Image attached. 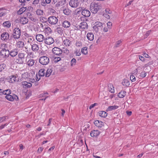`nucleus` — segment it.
Returning a JSON list of instances; mask_svg holds the SVG:
<instances>
[{"label": "nucleus", "mask_w": 158, "mask_h": 158, "mask_svg": "<svg viewBox=\"0 0 158 158\" xmlns=\"http://www.w3.org/2000/svg\"><path fill=\"white\" fill-rule=\"evenodd\" d=\"M89 8L92 13L96 14L101 9L102 5L98 3L93 2L91 3Z\"/></svg>", "instance_id": "nucleus-1"}, {"label": "nucleus", "mask_w": 158, "mask_h": 158, "mask_svg": "<svg viewBox=\"0 0 158 158\" xmlns=\"http://www.w3.org/2000/svg\"><path fill=\"white\" fill-rule=\"evenodd\" d=\"M25 54L24 53H19L18 55V58L16 59L15 62L19 64H22L25 60Z\"/></svg>", "instance_id": "nucleus-2"}, {"label": "nucleus", "mask_w": 158, "mask_h": 158, "mask_svg": "<svg viewBox=\"0 0 158 158\" xmlns=\"http://www.w3.org/2000/svg\"><path fill=\"white\" fill-rule=\"evenodd\" d=\"M21 35V32L20 29L19 28H15L14 29L13 36L15 39H18L20 38Z\"/></svg>", "instance_id": "nucleus-3"}, {"label": "nucleus", "mask_w": 158, "mask_h": 158, "mask_svg": "<svg viewBox=\"0 0 158 158\" xmlns=\"http://www.w3.org/2000/svg\"><path fill=\"white\" fill-rule=\"evenodd\" d=\"M95 25L93 27V29L96 32H98L102 28V23L99 22H97L95 23Z\"/></svg>", "instance_id": "nucleus-4"}, {"label": "nucleus", "mask_w": 158, "mask_h": 158, "mask_svg": "<svg viewBox=\"0 0 158 158\" xmlns=\"http://www.w3.org/2000/svg\"><path fill=\"white\" fill-rule=\"evenodd\" d=\"M39 61L42 64L45 65L49 63V60L48 57L45 56H43L40 58Z\"/></svg>", "instance_id": "nucleus-5"}, {"label": "nucleus", "mask_w": 158, "mask_h": 158, "mask_svg": "<svg viewBox=\"0 0 158 158\" xmlns=\"http://www.w3.org/2000/svg\"><path fill=\"white\" fill-rule=\"evenodd\" d=\"M48 22L52 25L56 24L58 22L57 19L55 16H50L48 18Z\"/></svg>", "instance_id": "nucleus-6"}, {"label": "nucleus", "mask_w": 158, "mask_h": 158, "mask_svg": "<svg viewBox=\"0 0 158 158\" xmlns=\"http://www.w3.org/2000/svg\"><path fill=\"white\" fill-rule=\"evenodd\" d=\"M5 98L7 100L10 101H13L15 99L16 100H19L18 97L15 94L11 95L10 94L9 95H6Z\"/></svg>", "instance_id": "nucleus-7"}, {"label": "nucleus", "mask_w": 158, "mask_h": 158, "mask_svg": "<svg viewBox=\"0 0 158 158\" xmlns=\"http://www.w3.org/2000/svg\"><path fill=\"white\" fill-rule=\"evenodd\" d=\"M79 4V2L78 0H70L69 2V5L73 8L77 7Z\"/></svg>", "instance_id": "nucleus-8"}, {"label": "nucleus", "mask_w": 158, "mask_h": 158, "mask_svg": "<svg viewBox=\"0 0 158 158\" xmlns=\"http://www.w3.org/2000/svg\"><path fill=\"white\" fill-rule=\"evenodd\" d=\"M42 26V28L43 30V31L45 33V34L48 35L51 33L52 30L47 25H46L45 24L43 25Z\"/></svg>", "instance_id": "nucleus-9"}, {"label": "nucleus", "mask_w": 158, "mask_h": 158, "mask_svg": "<svg viewBox=\"0 0 158 158\" xmlns=\"http://www.w3.org/2000/svg\"><path fill=\"white\" fill-rule=\"evenodd\" d=\"M24 44L23 41H19L17 42L16 44V48L19 50H22L23 48Z\"/></svg>", "instance_id": "nucleus-10"}, {"label": "nucleus", "mask_w": 158, "mask_h": 158, "mask_svg": "<svg viewBox=\"0 0 158 158\" xmlns=\"http://www.w3.org/2000/svg\"><path fill=\"white\" fill-rule=\"evenodd\" d=\"M45 44L48 45H50L54 43V40L50 36L46 37L44 40Z\"/></svg>", "instance_id": "nucleus-11"}, {"label": "nucleus", "mask_w": 158, "mask_h": 158, "mask_svg": "<svg viewBox=\"0 0 158 158\" xmlns=\"http://www.w3.org/2000/svg\"><path fill=\"white\" fill-rule=\"evenodd\" d=\"M121 84L124 87H128L130 85V83L128 79L124 78L122 80Z\"/></svg>", "instance_id": "nucleus-12"}, {"label": "nucleus", "mask_w": 158, "mask_h": 158, "mask_svg": "<svg viewBox=\"0 0 158 158\" xmlns=\"http://www.w3.org/2000/svg\"><path fill=\"white\" fill-rule=\"evenodd\" d=\"M1 55L5 58H7L9 56L10 54V52L8 50L5 49H2L0 52Z\"/></svg>", "instance_id": "nucleus-13"}, {"label": "nucleus", "mask_w": 158, "mask_h": 158, "mask_svg": "<svg viewBox=\"0 0 158 158\" xmlns=\"http://www.w3.org/2000/svg\"><path fill=\"white\" fill-rule=\"evenodd\" d=\"M52 51L54 54L56 55L60 54H62V50L57 47H54L52 49Z\"/></svg>", "instance_id": "nucleus-14"}, {"label": "nucleus", "mask_w": 158, "mask_h": 158, "mask_svg": "<svg viewBox=\"0 0 158 158\" xmlns=\"http://www.w3.org/2000/svg\"><path fill=\"white\" fill-rule=\"evenodd\" d=\"M18 76L17 74L12 75L10 77L9 81L11 83H13L18 81Z\"/></svg>", "instance_id": "nucleus-15"}, {"label": "nucleus", "mask_w": 158, "mask_h": 158, "mask_svg": "<svg viewBox=\"0 0 158 158\" xmlns=\"http://www.w3.org/2000/svg\"><path fill=\"white\" fill-rule=\"evenodd\" d=\"M19 21L21 24H25L28 22V19L26 17L21 16L19 19Z\"/></svg>", "instance_id": "nucleus-16"}, {"label": "nucleus", "mask_w": 158, "mask_h": 158, "mask_svg": "<svg viewBox=\"0 0 158 158\" xmlns=\"http://www.w3.org/2000/svg\"><path fill=\"white\" fill-rule=\"evenodd\" d=\"M100 132L98 130H93L90 133V135L92 137H96L100 134Z\"/></svg>", "instance_id": "nucleus-17"}, {"label": "nucleus", "mask_w": 158, "mask_h": 158, "mask_svg": "<svg viewBox=\"0 0 158 158\" xmlns=\"http://www.w3.org/2000/svg\"><path fill=\"white\" fill-rule=\"evenodd\" d=\"M9 37V34L7 32H4L1 35V39L3 40H8Z\"/></svg>", "instance_id": "nucleus-18"}, {"label": "nucleus", "mask_w": 158, "mask_h": 158, "mask_svg": "<svg viewBox=\"0 0 158 158\" xmlns=\"http://www.w3.org/2000/svg\"><path fill=\"white\" fill-rule=\"evenodd\" d=\"M26 15L31 20L34 22L36 21V19L34 15L30 13L27 12L26 13Z\"/></svg>", "instance_id": "nucleus-19"}, {"label": "nucleus", "mask_w": 158, "mask_h": 158, "mask_svg": "<svg viewBox=\"0 0 158 158\" xmlns=\"http://www.w3.org/2000/svg\"><path fill=\"white\" fill-rule=\"evenodd\" d=\"M36 39L39 42H42L44 40V35L41 34H38L36 36Z\"/></svg>", "instance_id": "nucleus-20"}, {"label": "nucleus", "mask_w": 158, "mask_h": 158, "mask_svg": "<svg viewBox=\"0 0 158 158\" xmlns=\"http://www.w3.org/2000/svg\"><path fill=\"white\" fill-rule=\"evenodd\" d=\"M72 43V41L69 39H65L63 40V44L66 47H68L70 46Z\"/></svg>", "instance_id": "nucleus-21"}, {"label": "nucleus", "mask_w": 158, "mask_h": 158, "mask_svg": "<svg viewBox=\"0 0 158 158\" xmlns=\"http://www.w3.org/2000/svg\"><path fill=\"white\" fill-rule=\"evenodd\" d=\"M82 15L86 17H89L90 15V12L89 11L86 9H83L81 12Z\"/></svg>", "instance_id": "nucleus-22"}, {"label": "nucleus", "mask_w": 158, "mask_h": 158, "mask_svg": "<svg viewBox=\"0 0 158 158\" xmlns=\"http://www.w3.org/2000/svg\"><path fill=\"white\" fill-rule=\"evenodd\" d=\"M80 29H85L87 28L88 25L87 23L85 22H82L79 25Z\"/></svg>", "instance_id": "nucleus-23"}, {"label": "nucleus", "mask_w": 158, "mask_h": 158, "mask_svg": "<svg viewBox=\"0 0 158 158\" xmlns=\"http://www.w3.org/2000/svg\"><path fill=\"white\" fill-rule=\"evenodd\" d=\"M22 86L25 88H29L31 87L32 84L31 82L27 81H23L22 82Z\"/></svg>", "instance_id": "nucleus-24"}, {"label": "nucleus", "mask_w": 158, "mask_h": 158, "mask_svg": "<svg viewBox=\"0 0 158 158\" xmlns=\"http://www.w3.org/2000/svg\"><path fill=\"white\" fill-rule=\"evenodd\" d=\"M119 106L116 105L111 106L108 107L106 110L107 112L111 111L118 109Z\"/></svg>", "instance_id": "nucleus-25"}, {"label": "nucleus", "mask_w": 158, "mask_h": 158, "mask_svg": "<svg viewBox=\"0 0 158 158\" xmlns=\"http://www.w3.org/2000/svg\"><path fill=\"white\" fill-rule=\"evenodd\" d=\"M94 123L96 126L98 127H102L103 125V123L102 121H99L98 120L95 121Z\"/></svg>", "instance_id": "nucleus-26"}, {"label": "nucleus", "mask_w": 158, "mask_h": 158, "mask_svg": "<svg viewBox=\"0 0 158 158\" xmlns=\"http://www.w3.org/2000/svg\"><path fill=\"white\" fill-rule=\"evenodd\" d=\"M27 8L26 7H23L20 8L17 12V15H21L23 13L27 10Z\"/></svg>", "instance_id": "nucleus-27"}, {"label": "nucleus", "mask_w": 158, "mask_h": 158, "mask_svg": "<svg viewBox=\"0 0 158 158\" xmlns=\"http://www.w3.org/2000/svg\"><path fill=\"white\" fill-rule=\"evenodd\" d=\"M87 38L90 41H92L94 39V35L92 32H89L87 34Z\"/></svg>", "instance_id": "nucleus-28"}, {"label": "nucleus", "mask_w": 158, "mask_h": 158, "mask_svg": "<svg viewBox=\"0 0 158 158\" xmlns=\"http://www.w3.org/2000/svg\"><path fill=\"white\" fill-rule=\"evenodd\" d=\"M98 113L99 116L102 118H105L108 115L107 113L104 111H100Z\"/></svg>", "instance_id": "nucleus-29"}, {"label": "nucleus", "mask_w": 158, "mask_h": 158, "mask_svg": "<svg viewBox=\"0 0 158 158\" xmlns=\"http://www.w3.org/2000/svg\"><path fill=\"white\" fill-rule=\"evenodd\" d=\"M108 90L112 93H114L115 90L114 87L112 84H110L108 85Z\"/></svg>", "instance_id": "nucleus-30"}, {"label": "nucleus", "mask_w": 158, "mask_h": 158, "mask_svg": "<svg viewBox=\"0 0 158 158\" xmlns=\"http://www.w3.org/2000/svg\"><path fill=\"white\" fill-rule=\"evenodd\" d=\"M62 25L64 28H68L70 26V23L68 21H64L63 22Z\"/></svg>", "instance_id": "nucleus-31"}, {"label": "nucleus", "mask_w": 158, "mask_h": 158, "mask_svg": "<svg viewBox=\"0 0 158 158\" xmlns=\"http://www.w3.org/2000/svg\"><path fill=\"white\" fill-rule=\"evenodd\" d=\"M126 92L124 90L121 91L118 94V97L122 98H124L126 95Z\"/></svg>", "instance_id": "nucleus-32"}, {"label": "nucleus", "mask_w": 158, "mask_h": 158, "mask_svg": "<svg viewBox=\"0 0 158 158\" xmlns=\"http://www.w3.org/2000/svg\"><path fill=\"white\" fill-rule=\"evenodd\" d=\"M53 69L52 68H49L47 69L45 73V76L46 77H49L52 72Z\"/></svg>", "instance_id": "nucleus-33"}, {"label": "nucleus", "mask_w": 158, "mask_h": 158, "mask_svg": "<svg viewBox=\"0 0 158 158\" xmlns=\"http://www.w3.org/2000/svg\"><path fill=\"white\" fill-rule=\"evenodd\" d=\"M2 25L4 27L8 28L10 27L11 23L9 21H6L3 23Z\"/></svg>", "instance_id": "nucleus-34"}, {"label": "nucleus", "mask_w": 158, "mask_h": 158, "mask_svg": "<svg viewBox=\"0 0 158 158\" xmlns=\"http://www.w3.org/2000/svg\"><path fill=\"white\" fill-rule=\"evenodd\" d=\"M18 52L16 50H14L10 52L9 55L12 57H14L18 54Z\"/></svg>", "instance_id": "nucleus-35"}, {"label": "nucleus", "mask_w": 158, "mask_h": 158, "mask_svg": "<svg viewBox=\"0 0 158 158\" xmlns=\"http://www.w3.org/2000/svg\"><path fill=\"white\" fill-rule=\"evenodd\" d=\"M81 53L85 55H86L88 54V48L86 47H84L82 48L81 49Z\"/></svg>", "instance_id": "nucleus-36"}, {"label": "nucleus", "mask_w": 158, "mask_h": 158, "mask_svg": "<svg viewBox=\"0 0 158 158\" xmlns=\"http://www.w3.org/2000/svg\"><path fill=\"white\" fill-rule=\"evenodd\" d=\"M48 94V93L47 92H45L44 93H43L40 94V97H44L45 98L44 99H42L41 100H44V101H45L46 99L48 97V96H47V95Z\"/></svg>", "instance_id": "nucleus-37"}, {"label": "nucleus", "mask_w": 158, "mask_h": 158, "mask_svg": "<svg viewBox=\"0 0 158 158\" xmlns=\"http://www.w3.org/2000/svg\"><path fill=\"white\" fill-rule=\"evenodd\" d=\"M31 48L32 50L34 51H37L39 49L38 45L36 44H33L31 46Z\"/></svg>", "instance_id": "nucleus-38"}, {"label": "nucleus", "mask_w": 158, "mask_h": 158, "mask_svg": "<svg viewBox=\"0 0 158 158\" xmlns=\"http://www.w3.org/2000/svg\"><path fill=\"white\" fill-rule=\"evenodd\" d=\"M35 63L34 60L32 59H29L27 62V64L29 66H33Z\"/></svg>", "instance_id": "nucleus-39"}, {"label": "nucleus", "mask_w": 158, "mask_h": 158, "mask_svg": "<svg viewBox=\"0 0 158 158\" xmlns=\"http://www.w3.org/2000/svg\"><path fill=\"white\" fill-rule=\"evenodd\" d=\"M45 72L44 69H40L39 72V74L40 76H44L45 75Z\"/></svg>", "instance_id": "nucleus-40"}, {"label": "nucleus", "mask_w": 158, "mask_h": 158, "mask_svg": "<svg viewBox=\"0 0 158 158\" xmlns=\"http://www.w3.org/2000/svg\"><path fill=\"white\" fill-rule=\"evenodd\" d=\"M77 61L76 59L73 58L72 59L70 62V66L71 67H73L76 64Z\"/></svg>", "instance_id": "nucleus-41"}, {"label": "nucleus", "mask_w": 158, "mask_h": 158, "mask_svg": "<svg viewBox=\"0 0 158 158\" xmlns=\"http://www.w3.org/2000/svg\"><path fill=\"white\" fill-rule=\"evenodd\" d=\"M11 91L10 89H7L3 91V94L6 95H9L11 94Z\"/></svg>", "instance_id": "nucleus-42"}, {"label": "nucleus", "mask_w": 158, "mask_h": 158, "mask_svg": "<svg viewBox=\"0 0 158 158\" xmlns=\"http://www.w3.org/2000/svg\"><path fill=\"white\" fill-rule=\"evenodd\" d=\"M36 14L38 15H42L44 14V11L41 9H38L36 12Z\"/></svg>", "instance_id": "nucleus-43"}, {"label": "nucleus", "mask_w": 158, "mask_h": 158, "mask_svg": "<svg viewBox=\"0 0 158 158\" xmlns=\"http://www.w3.org/2000/svg\"><path fill=\"white\" fill-rule=\"evenodd\" d=\"M130 80L132 82H134L136 81V78L133 74H131L130 77Z\"/></svg>", "instance_id": "nucleus-44"}, {"label": "nucleus", "mask_w": 158, "mask_h": 158, "mask_svg": "<svg viewBox=\"0 0 158 158\" xmlns=\"http://www.w3.org/2000/svg\"><path fill=\"white\" fill-rule=\"evenodd\" d=\"M6 67V65L5 64H0V72H2Z\"/></svg>", "instance_id": "nucleus-45"}, {"label": "nucleus", "mask_w": 158, "mask_h": 158, "mask_svg": "<svg viewBox=\"0 0 158 158\" xmlns=\"http://www.w3.org/2000/svg\"><path fill=\"white\" fill-rule=\"evenodd\" d=\"M27 42L28 43H31L32 41L33 40V38L31 36H29L26 39Z\"/></svg>", "instance_id": "nucleus-46"}, {"label": "nucleus", "mask_w": 158, "mask_h": 158, "mask_svg": "<svg viewBox=\"0 0 158 158\" xmlns=\"http://www.w3.org/2000/svg\"><path fill=\"white\" fill-rule=\"evenodd\" d=\"M146 72L144 71H143L141 72V73L140 76L142 77H146Z\"/></svg>", "instance_id": "nucleus-47"}, {"label": "nucleus", "mask_w": 158, "mask_h": 158, "mask_svg": "<svg viewBox=\"0 0 158 158\" xmlns=\"http://www.w3.org/2000/svg\"><path fill=\"white\" fill-rule=\"evenodd\" d=\"M64 14L67 15H68L70 14V11L69 9H65L63 10Z\"/></svg>", "instance_id": "nucleus-48"}, {"label": "nucleus", "mask_w": 158, "mask_h": 158, "mask_svg": "<svg viewBox=\"0 0 158 158\" xmlns=\"http://www.w3.org/2000/svg\"><path fill=\"white\" fill-rule=\"evenodd\" d=\"M61 58L60 57H55L54 59V61L55 63H57L60 61Z\"/></svg>", "instance_id": "nucleus-49"}, {"label": "nucleus", "mask_w": 158, "mask_h": 158, "mask_svg": "<svg viewBox=\"0 0 158 158\" xmlns=\"http://www.w3.org/2000/svg\"><path fill=\"white\" fill-rule=\"evenodd\" d=\"M121 43L122 41L121 40H118L116 42V44L115 45V47H118L120 45V44H121Z\"/></svg>", "instance_id": "nucleus-50"}, {"label": "nucleus", "mask_w": 158, "mask_h": 158, "mask_svg": "<svg viewBox=\"0 0 158 158\" xmlns=\"http://www.w3.org/2000/svg\"><path fill=\"white\" fill-rule=\"evenodd\" d=\"M105 12L106 14H111L112 13V11L109 8H106L105 10Z\"/></svg>", "instance_id": "nucleus-51"}, {"label": "nucleus", "mask_w": 158, "mask_h": 158, "mask_svg": "<svg viewBox=\"0 0 158 158\" xmlns=\"http://www.w3.org/2000/svg\"><path fill=\"white\" fill-rule=\"evenodd\" d=\"M139 59L142 62H144L145 60V59L144 57L140 55L138 56Z\"/></svg>", "instance_id": "nucleus-52"}, {"label": "nucleus", "mask_w": 158, "mask_h": 158, "mask_svg": "<svg viewBox=\"0 0 158 158\" xmlns=\"http://www.w3.org/2000/svg\"><path fill=\"white\" fill-rule=\"evenodd\" d=\"M75 54L77 56H80L81 55V53L79 50H77L74 52Z\"/></svg>", "instance_id": "nucleus-53"}, {"label": "nucleus", "mask_w": 158, "mask_h": 158, "mask_svg": "<svg viewBox=\"0 0 158 158\" xmlns=\"http://www.w3.org/2000/svg\"><path fill=\"white\" fill-rule=\"evenodd\" d=\"M98 105V104L97 103H94L93 104H91V105H90L89 106V109L91 110L93 108H94L95 106H97Z\"/></svg>", "instance_id": "nucleus-54"}, {"label": "nucleus", "mask_w": 158, "mask_h": 158, "mask_svg": "<svg viewBox=\"0 0 158 158\" xmlns=\"http://www.w3.org/2000/svg\"><path fill=\"white\" fill-rule=\"evenodd\" d=\"M143 55L146 58H150V56L148 54H147L145 52H143Z\"/></svg>", "instance_id": "nucleus-55"}, {"label": "nucleus", "mask_w": 158, "mask_h": 158, "mask_svg": "<svg viewBox=\"0 0 158 158\" xmlns=\"http://www.w3.org/2000/svg\"><path fill=\"white\" fill-rule=\"evenodd\" d=\"M151 30H149V31H147L146 33L145 34L144 36L146 37H147L149 35V34L151 33Z\"/></svg>", "instance_id": "nucleus-56"}, {"label": "nucleus", "mask_w": 158, "mask_h": 158, "mask_svg": "<svg viewBox=\"0 0 158 158\" xmlns=\"http://www.w3.org/2000/svg\"><path fill=\"white\" fill-rule=\"evenodd\" d=\"M81 45H82L81 43V42L77 41L76 43V45L77 47H80L81 46Z\"/></svg>", "instance_id": "nucleus-57"}, {"label": "nucleus", "mask_w": 158, "mask_h": 158, "mask_svg": "<svg viewBox=\"0 0 158 158\" xmlns=\"http://www.w3.org/2000/svg\"><path fill=\"white\" fill-rule=\"evenodd\" d=\"M103 16L107 19H109L110 18V15H108L107 14H103Z\"/></svg>", "instance_id": "nucleus-58"}, {"label": "nucleus", "mask_w": 158, "mask_h": 158, "mask_svg": "<svg viewBox=\"0 0 158 158\" xmlns=\"http://www.w3.org/2000/svg\"><path fill=\"white\" fill-rule=\"evenodd\" d=\"M107 26L109 28H110L112 25V23L111 22H108L107 23Z\"/></svg>", "instance_id": "nucleus-59"}, {"label": "nucleus", "mask_w": 158, "mask_h": 158, "mask_svg": "<svg viewBox=\"0 0 158 158\" xmlns=\"http://www.w3.org/2000/svg\"><path fill=\"white\" fill-rule=\"evenodd\" d=\"M6 119V118L5 117H2L0 118V123H1L2 122L5 121Z\"/></svg>", "instance_id": "nucleus-60"}, {"label": "nucleus", "mask_w": 158, "mask_h": 158, "mask_svg": "<svg viewBox=\"0 0 158 158\" xmlns=\"http://www.w3.org/2000/svg\"><path fill=\"white\" fill-rule=\"evenodd\" d=\"M19 147L20 148V149L21 150V151L23 150L24 148H25V147L23 146V145L22 144H19Z\"/></svg>", "instance_id": "nucleus-61"}, {"label": "nucleus", "mask_w": 158, "mask_h": 158, "mask_svg": "<svg viewBox=\"0 0 158 158\" xmlns=\"http://www.w3.org/2000/svg\"><path fill=\"white\" fill-rule=\"evenodd\" d=\"M6 14V13L5 12H2L0 13V17H2L4 16Z\"/></svg>", "instance_id": "nucleus-62"}, {"label": "nucleus", "mask_w": 158, "mask_h": 158, "mask_svg": "<svg viewBox=\"0 0 158 158\" xmlns=\"http://www.w3.org/2000/svg\"><path fill=\"white\" fill-rule=\"evenodd\" d=\"M43 149V148L42 147H40L38 148L37 151L39 153H40L42 151Z\"/></svg>", "instance_id": "nucleus-63"}, {"label": "nucleus", "mask_w": 158, "mask_h": 158, "mask_svg": "<svg viewBox=\"0 0 158 158\" xmlns=\"http://www.w3.org/2000/svg\"><path fill=\"white\" fill-rule=\"evenodd\" d=\"M39 3V0H35L33 1V4L34 5L37 4Z\"/></svg>", "instance_id": "nucleus-64"}]
</instances>
